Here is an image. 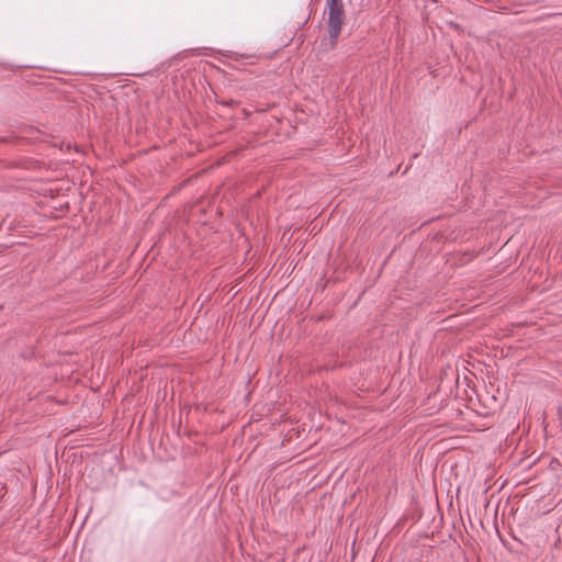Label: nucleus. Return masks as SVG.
Masks as SVG:
<instances>
[{"instance_id":"nucleus-1","label":"nucleus","mask_w":562,"mask_h":562,"mask_svg":"<svg viewBox=\"0 0 562 562\" xmlns=\"http://www.w3.org/2000/svg\"><path fill=\"white\" fill-rule=\"evenodd\" d=\"M326 4L328 10V36L330 48H334L344 25V4L341 0H326Z\"/></svg>"}]
</instances>
